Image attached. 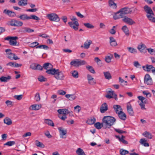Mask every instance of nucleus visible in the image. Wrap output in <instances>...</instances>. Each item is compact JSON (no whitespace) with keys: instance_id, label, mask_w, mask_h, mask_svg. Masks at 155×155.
<instances>
[{"instance_id":"nucleus-48","label":"nucleus","mask_w":155,"mask_h":155,"mask_svg":"<svg viewBox=\"0 0 155 155\" xmlns=\"http://www.w3.org/2000/svg\"><path fill=\"white\" fill-rule=\"evenodd\" d=\"M120 153L121 155H125L129 153V151L122 149L120 150Z\"/></svg>"},{"instance_id":"nucleus-47","label":"nucleus","mask_w":155,"mask_h":155,"mask_svg":"<svg viewBox=\"0 0 155 155\" xmlns=\"http://www.w3.org/2000/svg\"><path fill=\"white\" fill-rule=\"evenodd\" d=\"M137 98L141 101L140 103H146V99L145 98L142 96H138L137 97Z\"/></svg>"},{"instance_id":"nucleus-49","label":"nucleus","mask_w":155,"mask_h":155,"mask_svg":"<svg viewBox=\"0 0 155 155\" xmlns=\"http://www.w3.org/2000/svg\"><path fill=\"white\" fill-rule=\"evenodd\" d=\"M112 57V55L111 54L106 56L105 58L106 61L107 63L110 62L111 61V59Z\"/></svg>"},{"instance_id":"nucleus-52","label":"nucleus","mask_w":155,"mask_h":155,"mask_svg":"<svg viewBox=\"0 0 155 155\" xmlns=\"http://www.w3.org/2000/svg\"><path fill=\"white\" fill-rule=\"evenodd\" d=\"M84 25L87 28H94V26L92 25L89 23H85Z\"/></svg>"},{"instance_id":"nucleus-41","label":"nucleus","mask_w":155,"mask_h":155,"mask_svg":"<svg viewBox=\"0 0 155 155\" xmlns=\"http://www.w3.org/2000/svg\"><path fill=\"white\" fill-rule=\"evenodd\" d=\"M127 49L128 51L131 53L135 54L137 53V49L133 48L128 47L127 48Z\"/></svg>"},{"instance_id":"nucleus-23","label":"nucleus","mask_w":155,"mask_h":155,"mask_svg":"<svg viewBox=\"0 0 155 155\" xmlns=\"http://www.w3.org/2000/svg\"><path fill=\"white\" fill-rule=\"evenodd\" d=\"M8 58L11 60L14 59L16 60L20 59V58L17 56H16L15 54L12 53H10L8 54Z\"/></svg>"},{"instance_id":"nucleus-9","label":"nucleus","mask_w":155,"mask_h":155,"mask_svg":"<svg viewBox=\"0 0 155 155\" xmlns=\"http://www.w3.org/2000/svg\"><path fill=\"white\" fill-rule=\"evenodd\" d=\"M9 22L10 24L8 25L12 26L21 27L23 25V23L22 21L16 20H12Z\"/></svg>"},{"instance_id":"nucleus-51","label":"nucleus","mask_w":155,"mask_h":155,"mask_svg":"<svg viewBox=\"0 0 155 155\" xmlns=\"http://www.w3.org/2000/svg\"><path fill=\"white\" fill-rule=\"evenodd\" d=\"M71 74L73 77L75 78H78V72L77 71L74 70L72 72Z\"/></svg>"},{"instance_id":"nucleus-3","label":"nucleus","mask_w":155,"mask_h":155,"mask_svg":"<svg viewBox=\"0 0 155 155\" xmlns=\"http://www.w3.org/2000/svg\"><path fill=\"white\" fill-rule=\"evenodd\" d=\"M86 64V62L85 61L80 60L78 59L73 60L70 63L71 65L76 67H78L79 66L85 64Z\"/></svg>"},{"instance_id":"nucleus-43","label":"nucleus","mask_w":155,"mask_h":155,"mask_svg":"<svg viewBox=\"0 0 155 155\" xmlns=\"http://www.w3.org/2000/svg\"><path fill=\"white\" fill-rule=\"evenodd\" d=\"M95 121V119L93 117L88 119L87 120L86 123L89 124H93L94 123Z\"/></svg>"},{"instance_id":"nucleus-60","label":"nucleus","mask_w":155,"mask_h":155,"mask_svg":"<svg viewBox=\"0 0 155 155\" xmlns=\"http://www.w3.org/2000/svg\"><path fill=\"white\" fill-rule=\"evenodd\" d=\"M38 80L41 82L45 81L46 78L42 76H39L38 78Z\"/></svg>"},{"instance_id":"nucleus-33","label":"nucleus","mask_w":155,"mask_h":155,"mask_svg":"<svg viewBox=\"0 0 155 155\" xmlns=\"http://www.w3.org/2000/svg\"><path fill=\"white\" fill-rule=\"evenodd\" d=\"M43 68L47 70L50 68H52V65L49 63H45L43 66Z\"/></svg>"},{"instance_id":"nucleus-21","label":"nucleus","mask_w":155,"mask_h":155,"mask_svg":"<svg viewBox=\"0 0 155 155\" xmlns=\"http://www.w3.org/2000/svg\"><path fill=\"white\" fill-rule=\"evenodd\" d=\"M3 13L11 17H13L16 15V14L14 12L5 9L3 11Z\"/></svg>"},{"instance_id":"nucleus-25","label":"nucleus","mask_w":155,"mask_h":155,"mask_svg":"<svg viewBox=\"0 0 155 155\" xmlns=\"http://www.w3.org/2000/svg\"><path fill=\"white\" fill-rule=\"evenodd\" d=\"M57 111L59 114L64 115L70 113V112L68 110L66 109H59Z\"/></svg>"},{"instance_id":"nucleus-57","label":"nucleus","mask_w":155,"mask_h":155,"mask_svg":"<svg viewBox=\"0 0 155 155\" xmlns=\"http://www.w3.org/2000/svg\"><path fill=\"white\" fill-rule=\"evenodd\" d=\"M30 19H33L35 20H40V18L38 16L35 15H31L30 16Z\"/></svg>"},{"instance_id":"nucleus-59","label":"nucleus","mask_w":155,"mask_h":155,"mask_svg":"<svg viewBox=\"0 0 155 155\" xmlns=\"http://www.w3.org/2000/svg\"><path fill=\"white\" fill-rule=\"evenodd\" d=\"M22 97L23 95L22 94H21L19 95H16L14 96V98L18 100H21L22 98Z\"/></svg>"},{"instance_id":"nucleus-35","label":"nucleus","mask_w":155,"mask_h":155,"mask_svg":"<svg viewBox=\"0 0 155 155\" xmlns=\"http://www.w3.org/2000/svg\"><path fill=\"white\" fill-rule=\"evenodd\" d=\"M31 107L32 108V110H38L41 108V104H33L32 105Z\"/></svg>"},{"instance_id":"nucleus-19","label":"nucleus","mask_w":155,"mask_h":155,"mask_svg":"<svg viewBox=\"0 0 155 155\" xmlns=\"http://www.w3.org/2000/svg\"><path fill=\"white\" fill-rule=\"evenodd\" d=\"M92 41L90 40H87L84 44L83 45H81V48H84L85 49H88L90 47V45L92 43Z\"/></svg>"},{"instance_id":"nucleus-2","label":"nucleus","mask_w":155,"mask_h":155,"mask_svg":"<svg viewBox=\"0 0 155 155\" xmlns=\"http://www.w3.org/2000/svg\"><path fill=\"white\" fill-rule=\"evenodd\" d=\"M143 9L147 13L146 16L148 19L152 22L155 23L154 15L152 9L147 5L143 7Z\"/></svg>"},{"instance_id":"nucleus-62","label":"nucleus","mask_w":155,"mask_h":155,"mask_svg":"<svg viewBox=\"0 0 155 155\" xmlns=\"http://www.w3.org/2000/svg\"><path fill=\"white\" fill-rule=\"evenodd\" d=\"M134 65L137 68H141L140 64L137 61H135L134 62Z\"/></svg>"},{"instance_id":"nucleus-26","label":"nucleus","mask_w":155,"mask_h":155,"mask_svg":"<svg viewBox=\"0 0 155 155\" xmlns=\"http://www.w3.org/2000/svg\"><path fill=\"white\" fill-rule=\"evenodd\" d=\"M11 78L10 76L8 75L7 77L2 76L0 78V80L1 82H7L9 81Z\"/></svg>"},{"instance_id":"nucleus-28","label":"nucleus","mask_w":155,"mask_h":155,"mask_svg":"<svg viewBox=\"0 0 155 155\" xmlns=\"http://www.w3.org/2000/svg\"><path fill=\"white\" fill-rule=\"evenodd\" d=\"M118 116L120 119L125 120L127 118L126 114L123 111L118 114Z\"/></svg>"},{"instance_id":"nucleus-64","label":"nucleus","mask_w":155,"mask_h":155,"mask_svg":"<svg viewBox=\"0 0 155 155\" xmlns=\"http://www.w3.org/2000/svg\"><path fill=\"white\" fill-rule=\"evenodd\" d=\"M45 135L48 138H50L52 137V136L50 134L49 131L47 130L45 133Z\"/></svg>"},{"instance_id":"nucleus-14","label":"nucleus","mask_w":155,"mask_h":155,"mask_svg":"<svg viewBox=\"0 0 155 155\" xmlns=\"http://www.w3.org/2000/svg\"><path fill=\"white\" fill-rule=\"evenodd\" d=\"M68 24L75 30L77 31L78 29L79 24L78 21L70 22H68Z\"/></svg>"},{"instance_id":"nucleus-30","label":"nucleus","mask_w":155,"mask_h":155,"mask_svg":"<svg viewBox=\"0 0 155 155\" xmlns=\"http://www.w3.org/2000/svg\"><path fill=\"white\" fill-rule=\"evenodd\" d=\"M142 68L145 71H149L151 69H153L154 67L152 65H148L147 64L146 65V67L145 66H143Z\"/></svg>"},{"instance_id":"nucleus-10","label":"nucleus","mask_w":155,"mask_h":155,"mask_svg":"<svg viewBox=\"0 0 155 155\" xmlns=\"http://www.w3.org/2000/svg\"><path fill=\"white\" fill-rule=\"evenodd\" d=\"M122 21L125 23L130 25L135 24V22L131 18L125 16L123 17Z\"/></svg>"},{"instance_id":"nucleus-6","label":"nucleus","mask_w":155,"mask_h":155,"mask_svg":"<svg viewBox=\"0 0 155 155\" xmlns=\"http://www.w3.org/2000/svg\"><path fill=\"white\" fill-rule=\"evenodd\" d=\"M18 39V37L17 36H8L5 38V40H9L10 45L13 46L16 45L17 43L16 40Z\"/></svg>"},{"instance_id":"nucleus-5","label":"nucleus","mask_w":155,"mask_h":155,"mask_svg":"<svg viewBox=\"0 0 155 155\" xmlns=\"http://www.w3.org/2000/svg\"><path fill=\"white\" fill-rule=\"evenodd\" d=\"M48 19L51 21L58 22L60 21V18L58 15L55 13L48 14L47 15Z\"/></svg>"},{"instance_id":"nucleus-56","label":"nucleus","mask_w":155,"mask_h":155,"mask_svg":"<svg viewBox=\"0 0 155 155\" xmlns=\"http://www.w3.org/2000/svg\"><path fill=\"white\" fill-rule=\"evenodd\" d=\"M36 145L40 147H44V145L41 143L40 142L38 141V140L36 141Z\"/></svg>"},{"instance_id":"nucleus-15","label":"nucleus","mask_w":155,"mask_h":155,"mask_svg":"<svg viewBox=\"0 0 155 155\" xmlns=\"http://www.w3.org/2000/svg\"><path fill=\"white\" fill-rule=\"evenodd\" d=\"M127 112L130 115L133 116L134 114V112L130 102H129L127 103Z\"/></svg>"},{"instance_id":"nucleus-40","label":"nucleus","mask_w":155,"mask_h":155,"mask_svg":"<svg viewBox=\"0 0 155 155\" xmlns=\"http://www.w3.org/2000/svg\"><path fill=\"white\" fill-rule=\"evenodd\" d=\"M95 127L98 129H101L102 127H104V126L103 125V121L102 124L98 122L94 124Z\"/></svg>"},{"instance_id":"nucleus-39","label":"nucleus","mask_w":155,"mask_h":155,"mask_svg":"<svg viewBox=\"0 0 155 155\" xmlns=\"http://www.w3.org/2000/svg\"><path fill=\"white\" fill-rule=\"evenodd\" d=\"M45 122L50 126L52 127H54V124L53 122L51 120L46 119L45 120Z\"/></svg>"},{"instance_id":"nucleus-32","label":"nucleus","mask_w":155,"mask_h":155,"mask_svg":"<svg viewBox=\"0 0 155 155\" xmlns=\"http://www.w3.org/2000/svg\"><path fill=\"white\" fill-rule=\"evenodd\" d=\"M122 30L127 36H129V31L127 26L124 25L123 26L122 28Z\"/></svg>"},{"instance_id":"nucleus-55","label":"nucleus","mask_w":155,"mask_h":155,"mask_svg":"<svg viewBox=\"0 0 155 155\" xmlns=\"http://www.w3.org/2000/svg\"><path fill=\"white\" fill-rule=\"evenodd\" d=\"M35 99L37 101H39L40 100V94L39 93H36L35 95Z\"/></svg>"},{"instance_id":"nucleus-4","label":"nucleus","mask_w":155,"mask_h":155,"mask_svg":"<svg viewBox=\"0 0 155 155\" xmlns=\"http://www.w3.org/2000/svg\"><path fill=\"white\" fill-rule=\"evenodd\" d=\"M119 12L120 17L123 18L125 15L131 14L132 12V10L131 8L125 7L121 9L119 11Z\"/></svg>"},{"instance_id":"nucleus-7","label":"nucleus","mask_w":155,"mask_h":155,"mask_svg":"<svg viewBox=\"0 0 155 155\" xmlns=\"http://www.w3.org/2000/svg\"><path fill=\"white\" fill-rule=\"evenodd\" d=\"M57 71L54 77L57 80H62L64 79V75L62 71H60L59 69H57Z\"/></svg>"},{"instance_id":"nucleus-8","label":"nucleus","mask_w":155,"mask_h":155,"mask_svg":"<svg viewBox=\"0 0 155 155\" xmlns=\"http://www.w3.org/2000/svg\"><path fill=\"white\" fill-rule=\"evenodd\" d=\"M105 96L109 99L114 98L116 100H117V95L114 93V91L111 89L110 91H109L107 92V94Z\"/></svg>"},{"instance_id":"nucleus-54","label":"nucleus","mask_w":155,"mask_h":155,"mask_svg":"<svg viewBox=\"0 0 155 155\" xmlns=\"http://www.w3.org/2000/svg\"><path fill=\"white\" fill-rule=\"evenodd\" d=\"M36 48H43L44 49L48 50V47L46 45H41L38 46Z\"/></svg>"},{"instance_id":"nucleus-11","label":"nucleus","mask_w":155,"mask_h":155,"mask_svg":"<svg viewBox=\"0 0 155 155\" xmlns=\"http://www.w3.org/2000/svg\"><path fill=\"white\" fill-rule=\"evenodd\" d=\"M144 81L145 84L148 85H151L153 83L152 79L148 74H147L145 75Z\"/></svg>"},{"instance_id":"nucleus-61","label":"nucleus","mask_w":155,"mask_h":155,"mask_svg":"<svg viewBox=\"0 0 155 155\" xmlns=\"http://www.w3.org/2000/svg\"><path fill=\"white\" fill-rule=\"evenodd\" d=\"M147 50L148 51V52L151 54H153V53L155 52V50L152 48H147Z\"/></svg>"},{"instance_id":"nucleus-31","label":"nucleus","mask_w":155,"mask_h":155,"mask_svg":"<svg viewBox=\"0 0 155 155\" xmlns=\"http://www.w3.org/2000/svg\"><path fill=\"white\" fill-rule=\"evenodd\" d=\"M65 96L70 101L74 100L76 98V96L75 94H66Z\"/></svg>"},{"instance_id":"nucleus-34","label":"nucleus","mask_w":155,"mask_h":155,"mask_svg":"<svg viewBox=\"0 0 155 155\" xmlns=\"http://www.w3.org/2000/svg\"><path fill=\"white\" fill-rule=\"evenodd\" d=\"M4 123L8 125H10L12 124V122L11 120L8 117H6L4 120Z\"/></svg>"},{"instance_id":"nucleus-37","label":"nucleus","mask_w":155,"mask_h":155,"mask_svg":"<svg viewBox=\"0 0 155 155\" xmlns=\"http://www.w3.org/2000/svg\"><path fill=\"white\" fill-rule=\"evenodd\" d=\"M103 73L105 78L106 79L110 80L111 78V76L109 71L104 72Z\"/></svg>"},{"instance_id":"nucleus-63","label":"nucleus","mask_w":155,"mask_h":155,"mask_svg":"<svg viewBox=\"0 0 155 155\" xmlns=\"http://www.w3.org/2000/svg\"><path fill=\"white\" fill-rule=\"evenodd\" d=\"M75 110L78 112L79 113L81 110V108L79 105H77L74 107Z\"/></svg>"},{"instance_id":"nucleus-36","label":"nucleus","mask_w":155,"mask_h":155,"mask_svg":"<svg viewBox=\"0 0 155 155\" xmlns=\"http://www.w3.org/2000/svg\"><path fill=\"white\" fill-rule=\"evenodd\" d=\"M142 135L145 137L149 139H151L152 137V135L151 134L147 131H145L142 134Z\"/></svg>"},{"instance_id":"nucleus-24","label":"nucleus","mask_w":155,"mask_h":155,"mask_svg":"<svg viewBox=\"0 0 155 155\" xmlns=\"http://www.w3.org/2000/svg\"><path fill=\"white\" fill-rule=\"evenodd\" d=\"M110 43V45L112 47H115L117 45V43L115 39L113 37L109 38Z\"/></svg>"},{"instance_id":"nucleus-58","label":"nucleus","mask_w":155,"mask_h":155,"mask_svg":"<svg viewBox=\"0 0 155 155\" xmlns=\"http://www.w3.org/2000/svg\"><path fill=\"white\" fill-rule=\"evenodd\" d=\"M119 13H120L119 11L117 12L113 16L114 18V19L116 20L117 19L120 18H121L120 16V14H119Z\"/></svg>"},{"instance_id":"nucleus-1","label":"nucleus","mask_w":155,"mask_h":155,"mask_svg":"<svg viewBox=\"0 0 155 155\" xmlns=\"http://www.w3.org/2000/svg\"><path fill=\"white\" fill-rule=\"evenodd\" d=\"M102 121L104 127L109 128L114 125L116 121V119L113 117L106 116L104 117Z\"/></svg>"},{"instance_id":"nucleus-42","label":"nucleus","mask_w":155,"mask_h":155,"mask_svg":"<svg viewBox=\"0 0 155 155\" xmlns=\"http://www.w3.org/2000/svg\"><path fill=\"white\" fill-rule=\"evenodd\" d=\"M27 44L28 46L31 48H34L37 46L39 45V43L37 41H35L31 43L28 42Z\"/></svg>"},{"instance_id":"nucleus-27","label":"nucleus","mask_w":155,"mask_h":155,"mask_svg":"<svg viewBox=\"0 0 155 155\" xmlns=\"http://www.w3.org/2000/svg\"><path fill=\"white\" fill-rule=\"evenodd\" d=\"M56 71L57 69H56L55 68H51L49 69L48 70H46V72L48 74L54 75V76L55 74H56L55 73L57 71Z\"/></svg>"},{"instance_id":"nucleus-20","label":"nucleus","mask_w":155,"mask_h":155,"mask_svg":"<svg viewBox=\"0 0 155 155\" xmlns=\"http://www.w3.org/2000/svg\"><path fill=\"white\" fill-rule=\"evenodd\" d=\"M113 107L116 113L117 114L123 111L122 109L119 105H114Z\"/></svg>"},{"instance_id":"nucleus-44","label":"nucleus","mask_w":155,"mask_h":155,"mask_svg":"<svg viewBox=\"0 0 155 155\" xmlns=\"http://www.w3.org/2000/svg\"><path fill=\"white\" fill-rule=\"evenodd\" d=\"M109 5L110 7L113 8H117V4L114 2V1L109 2Z\"/></svg>"},{"instance_id":"nucleus-53","label":"nucleus","mask_w":155,"mask_h":155,"mask_svg":"<svg viewBox=\"0 0 155 155\" xmlns=\"http://www.w3.org/2000/svg\"><path fill=\"white\" fill-rule=\"evenodd\" d=\"M15 144V143L14 141H9L5 143L4 145L11 146Z\"/></svg>"},{"instance_id":"nucleus-46","label":"nucleus","mask_w":155,"mask_h":155,"mask_svg":"<svg viewBox=\"0 0 155 155\" xmlns=\"http://www.w3.org/2000/svg\"><path fill=\"white\" fill-rule=\"evenodd\" d=\"M86 68L91 73L93 74L95 73V71L92 66L87 65L86 66Z\"/></svg>"},{"instance_id":"nucleus-38","label":"nucleus","mask_w":155,"mask_h":155,"mask_svg":"<svg viewBox=\"0 0 155 155\" xmlns=\"http://www.w3.org/2000/svg\"><path fill=\"white\" fill-rule=\"evenodd\" d=\"M76 153L78 155H86L83 150L80 148H78Z\"/></svg>"},{"instance_id":"nucleus-18","label":"nucleus","mask_w":155,"mask_h":155,"mask_svg":"<svg viewBox=\"0 0 155 155\" xmlns=\"http://www.w3.org/2000/svg\"><path fill=\"white\" fill-rule=\"evenodd\" d=\"M87 80L88 81V83L91 85H93L96 83L95 81L94 80V78L92 76L88 74L87 75Z\"/></svg>"},{"instance_id":"nucleus-22","label":"nucleus","mask_w":155,"mask_h":155,"mask_svg":"<svg viewBox=\"0 0 155 155\" xmlns=\"http://www.w3.org/2000/svg\"><path fill=\"white\" fill-rule=\"evenodd\" d=\"M17 17L22 20H28L30 19V17L26 14H22L18 16Z\"/></svg>"},{"instance_id":"nucleus-45","label":"nucleus","mask_w":155,"mask_h":155,"mask_svg":"<svg viewBox=\"0 0 155 155\" xmlns=\"http://www.w3.org/2000/svg\"><path fill=\"white\" fill-rule=\"evenodd\" d=\"M27 0H20L18 3V4L19 6H25L27 4Z\"/></svg>"},{"instance_id":"nucleus-13","label":"nucleus","mask_w":155,"mask_h":155,"mask_svg":"<svg viewBox=\"0 0 155 155\" xmlns=\"http://www.w3.org/2000/svg\"><path fill=\"white\" fill-rule=\"evenodd\" d=\"M58 130L60 133V137L63 138H66V137H64V136L67 134V130L61 127H58Z\"/></svg>"},{"instance_id":"nucleus-29","label":"nucleus","mask_w":155,"mask_h":155,"mask_svg":"<svg viewBox=\"0 0 155 155\" xmlns=\"http://www.w3.org/2000/svg\"><path fill=\"white\" fill-rule=\"evenodd\" d=\"M147 140L144 138L140 139L139 141L140 143L142 145H143L144 147H149V145L148 143H146Z\"/></svg>"},{"instance_id":"nucleus-12","label":"nucleus","mask_w":155,"mask_h":155,"mask_svg":"<svg viewBox=\"0 0 155 155\" xmlns=\"http://www.w3.org/2000/svg\"><path fill=\"white\" fill-rule=\"evenodd\" d=\"M137 48L141 53H145L146 52V49H147V47L142 42L138 45Z\"/></svg>"},{"instance_id":"nucleus-50","label":"nucleus","mask_w":155,"mask_h":155,"mask_svg":"<svg viewBox=\"0 0 155 155\" xmlns=\"http://www.w3.org/2000/svg\"><path fill=\"white\" fill-rule=\"evenodd\" d=\"M117 26V25L116 26H113L112 28L109 31V33L112 35H114L116 32V30L114 29V28Z\"/></svg>"},{"instance_id":"nucleus-17","label":"nucleus","mask_w":155,"mask_h":155,"mask_svg":"<svg viewBox=\"0 0 155 155\" xmlns=\"http://www.w3.org/2000/svg\"><path fill=\"white\" fill-rule=\"evenodd\" d=\"M34 30L28 27H23L20 30V32L23 33H31L33 32Z\"/></svg>"},{"instance_id":"nucleus-16","label":"nucleus","mask_w":155,"mask_h":155,"mask_svg":"<svg viewBox=\"0 0 155 155\" xmlns=\"http://www.w3.org/2000/svg\"><path fill=\"white\" fill-rule=\"evenodd\" d=\"M108 109V106L106 103H103L101 105L100 111L101 113H105Z\"/></svg>"}]
</instances>
